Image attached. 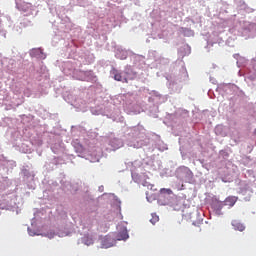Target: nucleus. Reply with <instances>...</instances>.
I'll return each instance as SVG.
<instances>
[{"instance_id":"obj_1","label":"nucleus","mask_w":256,"mask_h":256,"mask_svg":"<svg viewBox=\"0 0 256 256\" xmlns=\"http://www.w3.org/2000/svg\"><path fill=\"white\" fill-rule=\"evenodd\" d=\"M235 203H237V197H234V196L227 197L224 203L223 202L219 203V209H223L225 205H227L228 207H233Z\"/></svg>"},{"instance_id":"obj_2","label":"nucleus","mask_w":256,"mask_h":256,"mask_svg":"<svg viewBox=\"0 0 256 256\" xmlns=\"http://www.w3.org/2000/svg\"><path fill=\"white\" fill-rule=\"evenodd\" d=\"M231 224L235 231H243L245 229V225L240 223L239 220H233Z\"/></svg>"},{"instance_id":"obj_3","label":"nucleus","mask_w":256,"mask_h":256,"mask_svg":"<svg viewBox=\"0 0 256 256\" xmlns=\"http://www.w3.org/2000/svg\"><path fill=\"white\" fill-rule=\"evenodd\" d=\"M111 74L114 75L115 81H123V76L121 75V72H119V70L113 68L111 70Z\"/></svg>"},{"instance_id":"obj_4","label":"nucleus","mask_w":256,"mask_h":256,"mask_svg":"<svg viewBox=\"0 0 256 256\" xmlns=\"http://www.w3.org/2000/svg\"><path fill=\"white\" fill-rule=\"evenodd\" d=\"M129 239V234H127V231H122L118 234V241Z\"/></svg>"},{"instance_id":"obj_5","label":"nucleus","mask_w":256,"mask_h":256,"mask_svg":"<svg viewBox=\"0 0 256 256\" xmlns=\"http://www.w3.org/2000/svg\"><path fill=\"white\" fill-rule=\"evenodd\" d=\"M160 193L162 195H173V190H171L169 188H161Z\"/></svg>"},{"instance_id":"obj_6","label":"nucleus","mask_w":256,"mask_h":256,"mask_svg":"<svg viewBox=\"0 0 256 256\" xmlns=\"http://www.w3.org/2000/svg\"><path fill=\"white\" fill-rule=\"evenodd\" d=\"M182 32L184 33V35H193V30L188 28H182Z\"/></svg>"},{"instance_id":"obj_7","label":"nucleus","mask_w":256,"mask_h":256,"mask_svg":"<svg viewBox=\"0 0 256 256\" xmlns=\"http://www.w3.org/2000/svg\"><path fill=\"white\" fill-rule=\"evenodd\" d=\"M158 221H159V216H157V215L152 216V219H150V223L152 225H155Z\"/></svg>"},{"instance_id":"obj_8","label":"nucleus","mask_w":256,"mask_h":256,"mask_svg":"<svg viewBox=\"0 0 256 256\" xmlns=\"http://www.w3.org/2000/svg\"><path fill=\"white\" fill-rule=\"evenodd\" d=\"M49 239H53V235H50V236H49Z\"/></svg>"}]
</instances>
